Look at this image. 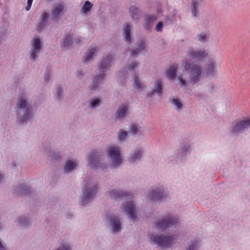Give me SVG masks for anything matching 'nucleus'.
Masks as SVG:
<instances>
[{
    "mask_svg": "<svg viewBox=\"0 0 250 250\" xmlns=\"http://www.w3.org/2000/svg\"><path fill=\"white\" fill-rule=\"evenodd\" d=\"M17 108L18 109L16 114L17 124L26 125L34 115L32 106L27 103L25 97L21 96L17 103Z\"/></svg>",
    "mask_w": 250,
    "mask_h": 250,
    "instance_id": "1",
    "label": "nucleus"
},
{
    "mask_svg": "<svg viewBox=\"0 0 250 250\" xmlns=\"http://www.w3.org/2000/svg\"><path fill=\"white\" fill-rule=\"evenodd\" d=\"M82 188V195L78 202L80 206L85 207L89 204L94 199L98 192L97 184L86 180L84 181Z\"/></svg>",
    "mask_w": 250,
    "mask_h": 250,
    "instance_id": "2",
    "label": "nucleus"
},
{
    "mask_svg": "<svg viewBox=\"0 0 250 250\" xmlns=\"http://www.w3.org/2000/svg\"><path fill=\"white\" fill-rule=\"evenodd\" d=\"M182 67H183L185 74H188L191 83L195 84L199 82L202 70L197 64L186 60L182 63Z\"/></svg>",
    "mask_w": 250,
    "mask_h": 250,
    "instance_id": "3",
    "label": "nucleus"
},
{
    "mask_svg": "<svg viewBox=\"0 0 250 250\" xmlns=\"http://www.w3.org/2000/svg\"><path fill=\"white\" fill-rule=\"evenodd\" d=\"M104 221L108 225L113 234H117L122 230V224L121 219L112 213H106L103 217Z\"/></svg>",
    "mask_w": 250,
    "mask_h": 250,
    "instance_id": "4",
    "label": "nucleus"
},
{
    "mask_svg": "<svg viewBox=\"0 0 250 250\" xmlns=\"http://www.w3.org/2000/svg\"><path fill=\"white\" fill-rule=\"evenodd\" d=\"M178 222V218L171 213L167 214L164 218L154 222L155 228L162 231L167 228L176 225Z\"/></svg>",
    "mask_w": 250,
    "mask_h": 250,
    "instance_id": "5",
    "label": "nucleus"
},
{
    "mask_svg": "<svg viewBox=\"0 0 250 250\" xmlns=\"http://www.w3.org/2000/svg\"><path fill=\"white\" fill-rule=\"evenodd\" d=\"M150 238L155 244L160 247L162 250L171 247L174 240L173 236L164 234L152 235Z\"/></svg>",
    "mask_w": 250,
    "mask_h": 250,
    "instance_id": "6",
    "label": "nucleus"
},
{
    "mask_svg": "<svg viewBox=\"0 0 250 250\" xmlns=\"http://www.w3.org/2000/svg\"><path fill=\"white\" fill-rule=\"evenodd\" d=\"M250 126V118L247 117L244 120L237 121L230 132L233 136H236L242 133L245 130L248 129Z\"/></svg>",
    "mask_w": 250,
    "mask_h": 250,
    "instance_id": "7",
    "label": "nucleus"
},
{
    "mask_svg": "<svg viewBox=\"0 0 250 250\" xmlns=\"http://www.w3.org/2000/svg\"><path fill=\"white\" fill-rule=\"evenodd\" d=\"M102 151L92 150L90 152L88 161L89 166L94 169H97L100 166Z\"/></svg>",
    "mask_w": 250,
    "mask_h": 250,
    "instance_id": "8",
    "label": "nucleus"
},
{
    "mask_svg": "<svg viewBox=\"0 0 250 250\" xmlns=\"http://www.w3.org/2000/svg\"><path fill=\"white\" fill-rule=\"evenodd\" d=\"M12 189L14 194L20 196L30 195L34 192L32 187L25 183H21L19 185L14 186L12 187Z\"/></svg>",
    "mask_w": 250,
    "mask_h": 250,
    "instance_id": "9",
    "label": "nucleus"
},
{
    "mask_svg": "<svg viewBox=\"0 0 250 250\" xmlns=\"http://www.w3.org/2000/svg\"><path fill=\"white\" fill-rule=\"evenodd\" d=\"M120 149L119 147L111 146L108 151V155L112 159L111 166L115 167L119 166L122 162V159L120 156Z\"/></svg>",
    "mask_w": 250,
    "mask_h": 250,
    "instance_id": "10",
    "label": "nucleus"
},
{
    "mask_svg": "<svg viewBox=\"0 0 250 250\" xmlns=\"http://www.w3.org/2000/svg\"><path fill=\"white\" fill-rule=\"evenodd\" d=\"M43 45L42 42L39 36H35L32 41V47L30 50V58L31 60L34 61L37 60V54L40 52V50Z\"/></svg>",
    "mask_w": 250,
    "mask_h": 250,
    "instance_id": "11",
    "label": "nucleus"
},
{
    "mask_svg": "<svg viewBox=\"0 0 250 250\" xmlns=\"http://www.w3.org/2000/svg\"><path fill=\"white\" fill-rule=\"evenodd\" d=\"M108 195L110 197L111 199L115 200L131 198V194L128 192L124 190L113 189L109 191Z\"/></svg>",
    "mask_w": 250,
    "mask_h": 250,
    "instance_id": "12",
    "label": "nucleus"
},
{
    "mask_svg": "<svg viewBox=\"0 0 250 250\" xmlns=\"http://www.w3.org/2000/svg\"><path fill=\"white\" fill-rule=\"evenodd\" d=\"M125 211L129 218L133 222L137 221V211L132 201L126 202L124 207Z\"/></svg>",
    "mask_w": 250,
    "mask_h": 250,
    "instance_id": "13",
    "label": "nucleus"
},
{
    "mask_svg": "<svg viewBox=\"0 0 250 250\" xmlns=\"http://www.w3.org/2000/svg\"><path fill=\"white\" fill-rule=\"evenodd\" d=\"M112 61V57L110 55H107L103 58L99 65V71H105V72L109 70Z\"/></svg>",
    "mask_w": 250,
    "mask_h": 250,
    "instance_id": "14",
    "label": "nucleus"
},
{
    "mask_svg": "<svg viewBox=\"0 0 250 250\" xmlns=\"http://www.w3.org/2000/svg\"><path fill=\"white\" fill-rule=\"evenodd\" d=\"M165 197L163 189L156 188L151 191L148 194L147 197L153 201H156Z\"/></svg>",
    "mask_w": 250,
    "mask_h": 250,
    "instance_id": "15",
    "label": "nucleus"
},
{
    "mask_svg": "<svg viewBox=\"0 0 250 250\" xmlns=\"http://www.w3.org/2000/svg\"><path fill=\"white\" fill-rule=\"evenodd\" d=\"M97 52L96 45L92 44L87 49L85 53V57L83 59V62L84 63H88L89 61L93 60V57L95 53Z\"/></svg>",
    "mask_w": 250,
    "mask_h": 250,
    "instance_id": "16",
    "label": "nucleus"
},
{
    "mask_svg": "<svg viewBox=\"0 0 250 250\" xmlns=\"http://www.w3.org/2000/svg\"><path fill=\"white\" fill-rule=\"evenodd\" d=\"M77 161H72V160H67L65 162L63 167V171L66 173H70L73 172L78 165Z\"/></svg>",
    "mask_w": 250,
    "mask_h": 250,
    "instance_id": "17",
    "label": "nucleus"
},
{
    "mask_svg": "<svg viewBox=\"0 0 250 250\" xmlns=\"http://www.w3.org/2000/svg\"><path fill=\"white\" fill-rule=\"evenodd\" d=\"M188 57L192 58L197 62H199L201 60L205 57V52L203 51H194L191 50L188 52Z\"/></svg>",
    "mask_w": 250,
    "mask_h": 250,
    "instance_id": "18",
    "label": "nucleus"
},
{
    "mask_svg": "<svg viewBox=\"0 0 250 250\" xmlns=\"http://www.w3.org/2000/svg\"><path fill=\"white\" fill-rule=\"evenodd\" d=\"M123 36L126 44L130 45L133 39V35L131 32V28L129 24H127L125 27L123 32Z\"/></svg>",
    "mask_w": 250,
    "mask_h": 250,
    "instance_id": "19",
    "label": "nucleus"
},
{
    "mask_svg": "<svg viewBox=\"0 0 250 250\" xmlns=\"http://www.w3.org/2000/svg\"><path fill=\"white\" fill-rule=\"evenodd\" d=\"M50 16V14L46 12L42 13L40 18V21L37 26V30L39 32H41L42 30L45 28Z\"/></svg>",
    "mask_w": 250,
    "mask_h": 250,
    "instance_id": "20",
    "label": "nucleus"
},
{
    "mask_svg": "<svg viewBox=\"0 0 250 250\" xmlns=\"http://www.w3.org/2000/svg\"><path fill=\"white\" fill-rule=\"evenodd\" d=\"M201 2L202 0H192L191 3V10L192 17H199V9L201 6Z\"/></svg>",
    "mask_w": 250,
    "mask_h": 250,
    "instance_id": "21",
    "label": "nucleus"
},
{
    "mask_svg": "<svg viewBox=\"0 0 250 250\" xmlns=\"http://www.w3.org/2000/svg\"><path fill=\"white\" fill-rule=\"evenodd\" d=\"M127 68L124 67L121 68L119 71L118 77L117 78V82L122 86H124L126 83V76L127 74Z\"/></svg>",
    "mask_w": 250,
    "mask_h": 250,
    "instance_id": "22",
    "label": "nucleus"
},
{
    "mask_svg": "<svg viewBox=\"0 0 250 250\" xmlns=\"http://www.w3.org/2000/svg\"><path fill=\"white\" fill-rule=\"evenodd\" d=\"M128 111V106L126 105H120L118 107L116 113L115 118L121 120L125 118Z\"/></svg>",
    "mask_w": 250,
    "mask_h": 250,
    "instance_id": "23",
    "label": "nucleus"
},
{
    "mask_svg": "<svg viewBox=\"0 0 250 250\" xmlns=\"http://www.w3.org/2000/svg\"><path fill=\"white\" fill-rule=\"evenodd\" d=\"M131 19L133 20H138L142 13L141 10L135 5H132L129 8Z\"/></svg>",
    "mask_w": 250,
    "mask_h": 250,
    "instance_id": "24",
    "label": "nucleus"
},
{
    "mask_svg": "<svg viewBox=\"0 0 250 250\" xmlns=\"http://www.w3.org/2000/svg\"><path fill=\"white\" fill-rule=\"evenodd\" d=\"M143 154V149L142 147L136 149L133 155L129 157L128 161L130 162L134 163L136 161L140 160Z\"/></svg>",
    "mask_w": 250,
    "mask_h": 250,
    "instance_id": "25",
    "label": "nucleus"
},
{
    "mask_svg": "<svg viewBox=\"0 0 250 250\" xmlns=\"http://www.w3.org/2000/svg\"><path fill=\"white\" fill-rule=\"evenodd\" d=\"M157 18L153 15H148L145 20V29L147 31H150L153 23L157 21Z\"/></svg>",
    "mask_w": 250,
    "mask_h": 250,
    "instance_id": "26",
    "label": "nucleus"
},
{
    "mask_svg": "<svg viewBox=\"0 0 250 250\" xmlns=\"http://www.w3.org/2000/svg\"><path fill=\"white\" fill-rule=\"evenodd\" d=\"M200 245V239H195L188 244L185 247V250H199Z\"/></svg>",
    "mask_w": 250,
    "mask_h": 250,
    "instance_id": "27",
    "label": "nucleus"
},
{
    "mask_svg": "<svg viewBox=\"0 0 250 250\" xmlns=\"http://www.w3.org/2000/svg\"><path fill=\"white\" fill-rule=\"evenodd\" d=\"M177 71V66L176 65H172L167 69V76L171 80L175 79Z\"/></svg>",
    "mask_w": 250,
    "mask_h": 250,
    "instance_id": "28",
    "label": "nucleus"
},
{
    "mask_svg": "<svg viewBox=\"0 0 250 250\" xmlns=\"http://www.w3.org/2000/svg\"><path fill=\"white\" fill-rule=\"evenodd\" d=\"M155 92L159 97L162 96L163 93V87L162 84V81L161 80H157L154 84Z\"/></svg>",
    "mask_w": 250,
    "mask_h": 250,
    "instance_id": "29",
    "label": "nucleus"
},
{
    "mask_svg": "<svg viewBox=\"0 0 250 250\" xmlns=\"http://www.w3.org/2000/svg\"><path fill=\"white\" fill-rule=\"evenodd\" d=\"M54 96L55 99L58 102H61L63 99V89L61 85L56 88Z\"/></svg>",
    "mask_w": 250,
    "mask_h": 250,
    "instance_id": "30",
    "label": "nucleus"
},
{
    "mask_svg": "<svg viewBox=\"0 0 250 250\" xmlns=\"http://www.w3.org/2000/svg\"><path fill=\"white\" fill-rule=\"evenodd\" d=\"M63 6L62 4H59L53 10L52 15L54 19H57L59 15H63L64 11Z\"/></svg>",
    "mask_w": 250,
    "mask_h": 250,
    "instance_id": "31",
    "label": "nucleus"
},
{
    "mask_svg": "<svg viewBox=\"0 0 250 250\" xmlns=\"http://www.w3.org/2000/svg\"><path fill=\"white\" fill-rule=\"evenodd\" d=\"M93 4L88 0H86L82 9L81 12H83L84 15L87 14L88 13L90 12L92 7H93Z\"/></svg>",
    "mask_w": 250,
    "mask_h": 250,
    "instance_id": "32",
    "label": "nucleus"
},
{
    "mask_svg": "<svg viewBox=\"0 0 250 250\" xmlns=\"http://www.w3.org/2000/svg\"><path fill=\"white\" fill-rule=\"evenodd\" d=\"M101 104V99L97 97H95L90 100L89 107L91 109H94L100 106Z\"/></svg>",
    "mask_w": 250,
    "mask_h": 250,
    "instance_id": "33",
    "label": "nucleus"
},
{
    "mask_svg": "<svg viewBox=\"0 0 250 250\" xmlns=\"http://www.w3.org/2000/svg\"><path fill=\"white\" fill-rule=\"evenodd\" d=\"M129 60H127V65L125 67L127 68V71H135V69H138L140 67V63L136 62L135 61H132L129 63H128Z\"/></svg>",
    "mask_w": 250,
    "mask_h": 250,
    "instance_id": "34",
    "label": "nucleus"
},
{
    "mask_svg": "<svg viewBox=\"0 0 250 250\" xmlns=\"http://www.w3.org/2000/svg\"><path fill=\"white\" fill-rule=\"evenodd\" d=\"M72 36L71 35H68L65 38L63 43L62 44V46L67 49L69 48L71 45L73 44Z\"/></svg>",
    "mask_w": 250,
    "mask_h": 250,
    "instance_id": "35",
    "label": "nucleus"
},
{
    "mask_svg": "<svg viewBox=\"0 0 250 250\" xmlns=\"http://www.w3.org/2000/svg\"><path fill=\"white\" fill-rule=\"evenodd\" d=\"M170 103L175 106L177 111H180L183 108V104L179 99L173 98L170 100Z\"/></svg>",
    "mask_w": 250,
    "mask_h": 250,
    "instance_id": "36",
    "label": "nucleus"
},
{
    "mask_svg": "<svg viewBox=\"0 0 250 250\" xmlns=\"http://www.w3.org/2000/svg\"><path fill=\"white\" fill-rule=\"evenodd\" d=\"M53 250H72V246L70 243L63 241L60 243L57 249Z\"/></svg>",
    "mask_w": 250,
    "mask_h": 250,
    "instance_id": "37",
    "label": "nucleus"
},
{
    "mask_svg": "<svg viewBox=\"0 0 250 250\" xmlns=\"http://www.w3.org/2000/svg\"><path fill=\"white\" fill-rule=\"evenodd\" d=\"M48 156L50 158V161L56 162L62 158V155L60 152L55 151L48 152Z\"/></svg>",
    "mask_w": 250,
    "mask_h": 250,
    "instance_id": "38",
    "label": "nucleus"
},
{
    "mask_svg": "<svg viewBox=\"0 0 250 250\" xmlns=\"http://www.w3.org/2000/svg\"><path fill=\"white\" fill-rule=\"evenodd\" d=\"M206 73L210 76H214L215 71L214 62H210V63L208 64L206 68Z\"/></svg>",
    "mask_w": 250,
    "mask_h": 250,
    "instance_id": "39",
    "label": "nucleus"
},
{
    "mask_svg": "<svg viewBox=\"0 0 250 250\" xmlns=\"http://www.w3.org/2000/svg\"><path fill=\"white\" fill-rule=\"evenodd\" d=\"M18 221L21 226L25 228L28 227L30 223V220L29 218L22 216L18 218Z\"/></svg>",
    "mask_w": 250,
    "mask_h": 250,
    "instance_id": "40",
    "label": "nucleus"
},
{
    "mask_svg": "<svg viewBox=\"0 0 250 250\" xmlns=\"http://www.w3.org/2000/svg\"><path fill=\"white\" fill-rule=\"evenodd\" d=\"M190 146L188 143L183 144V146L181 147L180 155V157H184L187 155Z\"/></svg>",
    "mask_w": 250,
    "mask_h": 250,
    "instance_id": "41",
    "label": "nucleus"
},
{
    "mask_svg": "<svg viewBox=\"0 0 250 250\" xmlns=\"http://www.w3.org/2000/svg\"><path fill=\"white\" fill-rule=\"evenodd\" d=\"M128 135V133L126 131H124L122 130H120L118 132L117 138L118 140L120 142H123L125 141L126 137Z\"/></svg>",
    "mask_w": 250,
    "mask_h": 250,
    "instance_id": "42",
    "label": "nucleus"
},
{
    "mask_svg": "<svg viewBox=\"0 0 250 250\" xmlns=\"http://www.w3.org/2000/svg\"><path fill=\"white\" fill-rule=\"evenodd\" d=\"M127 52H130L129 57L131 59H134L137 57L139 54H141V52L136 48L134 49H127Z\"/></svg>",
    "mask_w": 250,
    "mask_h": 250,
    "instance_id": "43",
    "label": "nucleus"
},
{
    "mask_svg": "<svg viewBox=\"0 0 250 250\" xmlns=\"http://www.w3.org/2000/svg\"><path fill=\"white\" fill-rule=\"evenodd\" d=\"M141 126H140L139 128H138V127L137 126V125L135 124H133L131 128H130V132L132 133V134L133 135H137V134H138V135H141L142 134V131L140 129V128H141Z\"/></svg>",
    "mask_w": 250,
    "mask_h": 250,
    "instance_id": "44",
    "label": "nucleus"
},
{
    "mask_svg": "<svg viewBox=\"0 0 250 250\" xmlns=\"http://www.w3.org/2000/svg\"><path fill=\"white\" fill-rule=\"evenodd\" d=\"M100 73L96 76L94 78V79L96 81L102 84L103 83V81L105 76V71H100Z\"/></svg>",
    "mask_w": 250,
    "mask_h": 250,
    "instance_id": "45",
    "label": "nucleus"
},
{
    "mask_svg": "<svg viewBox=\"0 0 250 250\" xmlns=\"http://www.w3.org/2000/svg\"><path fill=\"white\" fill-rule=\"evenodd\" d=\"M51 75V68L50 66H47L45 68L44 76V80L45 83H47L49 81Z\"/></svg>",
    "mask_w": 250,
    "mask_h": 250,
    "instance_id": "46",
    "label": "nucleus"
},
{
    "mask_svg": "<svg viewBox=\"0 0 250 250\" xmlns=\"http://www.w3.org/2000/svg\"><path fill=\"white\" fill-rule=\"evenodd\" d=\"M134 75H135V78H134V83H135V84L136 85V87L138 89H141V88H142L143 85H142L141 82L139 80L138 76H137V75L135 73H134Z\"/></svg>",
    "mask_w": 250,
    "mask_h": 250,
    "instance_id": "47",
    "label": "nucleus"
},
{
    "mask_svg": "<svg viewBox=\"0 0 250 250\" xmlns=\"http://www.w3.org/2000/svg\"><path fill=\"white\" fill-rule=\"evenodd\" d=\"M163 26H164L163 22L162 21H159L156 25V27H155L156 30L157 32H162V30H163Z\"/></svg>",
    "mask_w": 250,
    "mask_h": 250,
    "instance_id": "48",
    "label": "nucleus"
},
{
    "mask_svg": "<svg viewBox=\"0 0 250 250\" xmlns=\"http://www.w3.org/2000/svg\"><path fill=\"white\" fill-rule=\"evenodd\" d=\"M100 84H101L98 82H97L93 79L91 84V89L92 90H95L99 86Z\"/></svg>",
    "mask_w": 250,
    "mask_h": 250,
    "instance_id": "49",
    "label": "nucleus"
},
{
    "mask_svg": "<svg viewBox=\"0 0 250 250\" xmlns=\"http://www.w3.org/2000/svg\"><path fill=\"white\" fill-rule=\"evenodd\" d=\"M198 40L200 42H207V36L206 34H199L198 35Z\"/></svg>",
    "mask_w": 250,
    "mask_h": 250,
    "instance_id": "50",
    "label": "nucleus"
},
{
    "mask_svg": "<svg viewBox=\"0 0 250 250\" xmlns=\"http://www.w3.org/2000/svg\"><path fill=\"white\" fill-rule=\"evenodd\" d=\"M178 79L181 86H186L188 85L187 82L183 79L182 75L180 76Z\"/></svg>",
    "mask_w": 250,
    "mask_h": 250,
    "instance_id": "51",
    "label": "nucleus"
},
{
    "mask_svg": "<svg viewBox=\"0 0 250 250\" xmlns=\"http://www.w3.org/2000/svg\"><path fill=\"white\" fill-rule=\"evenodd\" d=\"M136 49H138L140 52L141 53V51L144 50L145 49V45L144 43V42L142 40L140 41L139 45L138 47L136 48Z\"/></svg>",
    "mask_w": 250,
    "mask_h": 250,
    "instance_id": "52",
    "label": "nucleus"
},
{
    "mask_svg": "<svg viewBox=\"0 0 250 250\" xmlns=\"http://www.w3.org/2000/svg\"><path fill=\"white\" fill-rule=\"evenodd\" d=\"M33 0H27V5L25 7V10L27 11L30 10L31 7L32 6V2Z\"/></svg>",
    "mask_w": 250,
    "mask_h": 250,
    "instance_id": "53",
    "label": "nucleus"
},
{
    "mask_svg": "<svg viewBox=\"0 0 250 250\" xmlns=\"http://www.w3.org/2000/svg\"><path fill=\"white\" fill-rule=\"evenodd\" d=\"M155 93H156L155 90H151L149 91L147 95V98H152Z\"/></svg>",
    "mask_w": 250,
    "mask_h": 250,
    "instance_id": "54",
    "label": "nucleus"
},
{
    "mask_svg": "<svg viewBox=\"0 0 250 250\" xmlns=\"http://www.w3.org/2000/svg\"><path fill=\"white\" fill-rule=\"evenodd\" d=\"M166 18L167 20L168 21L170 22V23H172V20L171 19H170L168 17H166Z\"/></svg>",
    "mask_w": 250,
    "mask_h": 250,
    "instance_id": "55",
    "label": "nucleus"
},
{
    "mask_svg": "<svg viewBox=\"0 0 250 250\" xmlns=\"http://www.w3.org/2000/svg\"><path fill=\"white\" fill-rule=\"evenodd\" d=\"M78 74L79 76L83 75V74L82 73V72L81 71H78Z\"/></svg>",
    "mask_w": 250,
    "mask_h": 250,
    "instance_id": "56",
    "label": "nucleus"
},
{
    "mask_svg": "<svg viewBox=\"0 0 250 250\" xmlns=\"http://www.w3.org/2000/svg\"><path fill=\"white\" fill-rule=\"evenodd\" d=\"M12 166H13V167H16V164H15V163H13L12 164Z\"/></svg>",
    "mask_w": 250,
    "mask_h": 250,
    "instance_id": "57",
    "label": "nucleus"
},
{
    "mask_svg": "<svg viewBox=\"0 0 250 250\" xmlns=\"http://www.w3.org/2000/svg\"><path fill=\"white\" fill-rule=\"evenodd\" d=\"M2 225L1 224V223H0V229H2Z\"/></svg>",
    "mask_w": 250,
    "mask_h": 250,
    "instance_id": "58",
    "label": "nucleus"
},
{
    "mask_svg": "<svg viewBox=\"0 0 250 250\" xmlns=\"http://www.w3.org/2000/svg\"><path fill=\"white\" fill-rule=\"evenodd\" d=\"M2 179V176L1 174H0V180Z\"/></svg>",
    "mask_w": 250,
    "mask_h": 250,
    "instance_id": "59",
    "label": "nucleus"
}]
</instances>
